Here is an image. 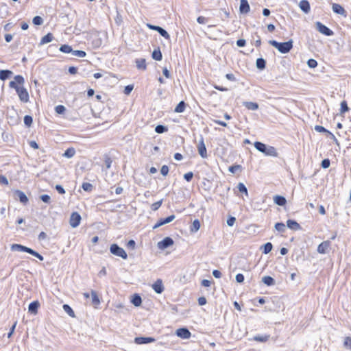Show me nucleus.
I'll return each instance as SVG.
<instances>
[{"mask_svg":"<svg viewBox=\"0 0 351 351\" xmlns=\"http://www.w3.org/2000/svg\"><path fill=\"white\" fill-rule=\"evenodd\" d=\"M254 147L255 148L259 151L261 153H263L266 156H274L277 157L278 156V152L276 149V148L273 146H268L265 144L256 141L254 143Z\"/></svg>","mask_w":351,"mask_h":351,"instance_id":"1","label":"nucleus"},{"mask_svg":"<svg viewBox=\"0 0 351 351\" xmlns=\"http://www.w3.org/2000/svg\"><path fill=\"white\" fill-rule=\"evenodd\" d=\"M269 44L276 48L282 53H287L293 48L292 40L285 43H278L276 40H271L269 41Z\"/></svg>","mask_w":351,"mask_h":351,"instance_id":"2","label":"nucleus"},{"mask_svg":"<svg viewBox=\"0 0 351 351\" xmlns=\"http://www.w3.org/2000/svg\"><path fill=\"white\" fill-rule=\"evenodd\" d=\"M11 250L12 251H18V252H27L35 257L38 258L40 261H43V256L40 255L39 253L36 252L35 250L29 248L28 247L22 245L21 244H12L11 246Z\"/></svg>","mask_w":351,"mask_h":351,"instance_id":"3","label":"nucleus"},{"mask_svg":"<svg viewBox=\"0 0 351 351\" xmlns=\"http://www.w3.org/2000/svg\"><path fill=\"white\" fill-rule=\"evenodd\" d=\"M110 251L112 254L121 257L123 259H126L128 258V255L125 250L117 244H112L110 247Z\"/></svg>","mask_w":351,"mask_h":351,"instance_id":"4","label":"nucleus"},{"mask_svg":"<svg viewBox=\"0 0 351 351\" xmlns=\"http://www.w3.org/2000/svg\"><path fill=\"white\" fill-rule=\"evenodd\" d=\"M316 28L317 29L322 33V34L325 36H332L334 34L333 32L329 29L328 27L322 24L321 22H316L315 23Z\"/></svg>","mask_w":351,"mask_h":351,"instance_id":"5","label":"nucleus"},{"mask_svg":"<svg viewBox=\"0 0 351 351\" xmlns=\"http://www.w3.org/2000/svg\"><path fill=\"white\" fill-rule=\"evenodd\" d=\"M81 219H82V217L78 213H77V212L72 213V214L71 215V217H70V219H69L70 226L72 228L77 227L80 223Z\"/></svg>","mask_w":351,"mask_h":351,"instance_id":"6","label":"nucleus"},{"mask_svg":"<svg viewBox=\"0 0 351 351\" xmlns=\"http://www.w3.org/2000/svg\"><path fill=\"white\" fill-rule=\"evenodd\" d=\"M197 150L199 154L203 158H206L208 157L206 148L204 144V138L201 136L200 140L197 145Z\"/></svg>","mask_w":351,"mask_h":351,"instance_id":"7","label":"nucleus"},{"mask_svg":"<svg viewBox=\"0 0 351 351\" xmlns=\"http://www.w3.org/2000/svg\"><path fill=\"white\" fill-rule=\"evenodd\" d=\"M16 93L21 101L24 103L29 101V94L25 88L20 87L19 88H17Z\"/></svg>","mask_w":351,"mask_h":351,"instance_id":"8","label":"nucleus"},{"mask_svg":"<svg viewBox=\"0 0 351 351\" xmlns=\"http://www.w3.org/2000/svg\"><path fill=\"white\" fill-rule=\"evenodd\" d=\"M173 244V240L171 237H165L157 244L158 247L160 250H165Z\"/></svg>","mask_w":351,"mask_h":351,"instance_id":"9","label":"nucleus"},{"mask_svg":"<svg viewBox=\"0 0 351 351\" xmlns=\"http://www.w3.org/2000/svg\"><path fill=\"white\" fill-rule=\"evenodd\" d=\"M24 83V78L22 75H18L14 77V81L10 82L9 86L10 88H14L16 91L17 88H19L20 86H17L19 84H23Z\"/></svg>","mask_w":351,"mask_h":351,"instance_id":"10","label":"nucleus"},{"mask_svg":"<svg viewBox=\"0 0 351 351\" xmlns=\"http://www.w3.org/2000/svg\"><path fill=\"white\" fill-rule=\"evenodd\" d=\"M330 246V242L329 241H325L321 243L317 247V252L319 254H326L328 252Z\"/></svg>","mask_w":351,"mask_h":351,"instance_id":"11","label":"nucleus"},{"mask_svg":"<svg viewBox=\"0 0 351 351\" xmlns=\"http://www.w3.org/2000/svg\"><path fill=\"white\" fill-rule=\"evenodd\" d=\"M152 288L156 293H158V294L162 293L164 291V286H163L162 280L158 279L152 285Z\"/></svg>","mask_w":351,"mask_h":351,"instance_id":"12","label":"nucleus"},{"mask_svg":"<svg viewBox=\"0 0 351 351\" xmlns=\"http://www.w3.org/2000/svg\"><path fill=\"white\" fill-rule=\"evenodd\" d=\"M176 335L182 339H189L191 337L190 331L186 328H181L176 330Z\"/></svg>","mask_w":351,"mask_h":351,"instance_id":"13","label":"nucleus"},{"mask_svg":"<svg viewBox=\"0 0 351 351\" xmlns=\"http://www.w3.org/2000/svg\"><path fill=\"white\" fill-rule=\"evenodd\" d=\"M250 7L247 0H241L239 11L241 14H247L250 12Z\"/></svg>","mask_w":351,"mask_h":351,"instance_id":"14","label":"nucleus"},{"mask_svg":"<svg viewBox=\"0 0 351 351\" xmlns=\"http://www.w3.org/2000/svg\"><path fill=\"white\" fill-rule=\"evenodd\" d=\"M332 11L336 14H340L341 16H346V11L341 5L337 3H332Z\"/></svg>","mask_w":351,"mask_h":351,"instance_id":"15","label":"nucleus"},{"mask_svg":"<svg viewBox=\"0 0 351 351\" xmlns=\"http://www.w3.org/2000/svg\"><path fill=\"white\" fill-rule=\"evenodd\" d=\"M15 196L19 199V201L25 204L28 202V198L27 195L23 191L20 190H16L14 191Z\"/></svg>","mask_w":351,"mask_h":351,"instance_id":"16","label":"nucleus"},{"mask_svg":"<svg viewBox=\"0 0 351 351\" xmlns=\"http://www.w3.org/2000/svg\"><path fill=\"white\" fill-rule=\"evenodd\" d=\"M154 341H155V339L152 337H136L134 339L135 343L137 344H145V343L154 342Z\"/></svg>","mask_w":351,"mask_h":351,"instance_id":"17","label":"nucleus"},{"mask_svg":"<svg viewBox=\"0 0 351 351\" xmlns=\"http://www.w3.org/2000/svg\"><path fill=\"white\" fill-rule=\"evenodd\" d=\"M40 306L38 301H34L29 304L28 311L32 314L36 315L38 312V308Z\"/></svg>","mask_w":351,"mask_h":351,"instance_id":"18","label":"nucleus"},{"mask_svg":"<svg viewBox=\"0 0 351 351\" xmlns=\"http://www.w3.org/2000/svg\"><path fill=\"white\" fill-rule=\"evenodd\" d=\"M299 7L306 14L310 12V3L307 0H302L299 3Z\"/></svg>","mask_w":351,"mask_h":351,"instance_id":"19","label":"nucleus"},{"mask_svg":"<svg viewBox=\"0 0 351 351\" xmlns=\"http://www.w3.org/2000/svg\"><path fill=\"white\" fill-rule=\"evenodd\" d=\"M287 226L289 228L293 230H299L301 229L300 225L297 221L291 219L287 220Z\"/></svg>","mask_w":351,"mask_h":351,"instance_id":"20","label":"nucleus"},{"mask_svg":"<svg viewBox=\"0 0 351 351\" xmlns=\"http://www.w3.org/2000/svg\"><path fill=\"white\" fill-rule=\"evenodd\" d=\"M274 202L278 206H285L287 203V199L284 196L276 195L274 196Z\"/></svg>","mask_w":351,"mask_h":351,"instance_id":"21","label":"nucleus"},{"mask_svg":"<svg viewBox=\"0 0 351 351\" xmlns=\"http://www.w3.org/2000/svg\"><path fill=\"white\" fill-rule=\"evenodd\" d=\"M270 338L269 335H257L254 336L252 339L258 341V342H266Z\"/></svg>","mask_w":351,"mask_h":351,"instance_id":"22","label":"nucleus"},{"mask_svg":"<svg viewBox=\"0 0 351 351\" xmlns=\"http://www.w3.org/2000/svg\"><path fill=\"white\" fill-rule=\"evenodd\" d=\"M53 39V36L51 33H48L47 35L44 36L40 43V45H43L47 43L51 42Z\"/></svg>","mask_w":351,"mask_h":351,"instance_id":"23","label":"nucleus"},{"mask_svg":"<svg viewBox=\"0 0 351 351\" xmlns=\"http://www.w3.org/2000/svg\"><path fill=\"white\" fill-rule=\"evenodd\" d=\"M243 106L246 107L248 110H256L258 108V104L252 101H244L243 103Z\"/></svg>","mask_w":351,"mask_h":351,"instance_id":"24","label":"nucleus"},{"mask_svg":"<svg viewBox=\"0 0 351 351\" xmlns=\"http://www.w3.org/2000/svg\"><path fill=\"white\" fill-rule=\"evenodd\" d=\"M12 75V72L10 70H1L0 71V80L4 81L9 78Z\"/></svg>","mask_w":351,"mask_h":351,"instance_id":"25","label":"nucleus"},{"mask_svg":"<svg viewBox=\"0 0 351 351\" xmlns=\"http://www.w3.org/2000/svg\"><path fill=\"white\" fill-rule=\"evenodd\" d=\"M136 67L138 69L145 70L147 68L145 59H143V58L136 59Z\"/></svg>","mask_w":351,"mask_h":351,"instance_id":"26","label":"nucleus"},{"mask_svg":"<svg viewBox=\"0 0 351 351\" xmlns=\"http://www.w3.org/2000/svg\"><path fill=\"white\" fill-rule=\"evenodd\" d=\"M131 302L135 306H140L142 303V299L141 297L138 294H134L132 296V298L131 300Z\"/></svg>","mask_w":351,"mask_h":351,"instance_id":"27","label":"nucleus"},{"mask_svg":"<svg viewBox=\"0 0 351 351\" xmlns=\"http://www.w3.org/2000/svg\"><path fill=\"white\" fill-rule=\"evenodd\" d=\"M262 282L267 286H272L275 285V280L269 276L263 277Z\"/></svg>","mask_w":351,"mask_h":351,"instance_id":"28","label":"nucleus"},{"mask_svg":"<svg viewBox=\"0 0 351 351\" xmlns=\"http://www.w3.org/2000/svg\"><path fill=\"white\" fill-rule=\"evenodd\" d=\"M92 303L94 306H98L100 304V300L95 291H91Z\"/></svg>","mask_w":351,"mask_h":351,"instance_id":"29","label":"nucleus"},{"mask_svg":"<svg viewBox=\"0 0 351 351\" xmlns=\"http://www.w3.org/2000/svg\"><path fill=\"white\" fill-rule=\"evenodd\" d=\"M256 66L258 69L263 70L266 66V61L263 58H259L256 60Z\"/></svg>","mask_w":351,"mask_h":351,"instance_id":"30","label":"nucleus"},{"mask_svg":"<svg viewBox=\"0 0 351 351\" xmlns=\"http://www.w3.org/2000/svg\"><path fill=\"white\" fill-rule=\"evenodd\" d=\"M152 58L158 61L162 60V55L159 49L154 50V51L152 52Z\"/></svg>","mask_w":351,"mask_h":351,"instance_id":"31","label":"nucleus"},{"mask_svg":"<svg viewBox=\"0 0 351 351\" xmlns=\"http://www.w3.org/2000/svg\"><path fill=\"white\" fill-rule=\"evenodd\" d=\"M176 216L174 215H171L165 219H160L159 220V224H161L162 226L165 225L167 223L171 222L173 220H174Z\"/></svg>","mask_w":351,"mask_h":351,"instance_id":"32","label":"nucleus"},{"mask_svg":"<svg viewBox=\"0 0 351 351\" xmlns=\"http://www.w3.org/2000/svg\"><path fill=\"white\" fill-rule=\"evenodd\" d=\"M185 108H186V104L184 101H181L179 102V104L177 105V106L176 107L174 111L176 112H182L184 111L185 110Z\"/></svg>","mask_w":351,"mask_h":351,"instance_id":"33","label":"nucleus"},{"mask_svg":"<svg viewBox=\"0 0 351 351\" xmlns=\"http://www.w3.org/2000/svg\"><path fill=\"white\" fill-rule=\"evenodd\" d=\"M59 50L61 52L64 53H72V51H73V49H72L71 46H70L69 45H61Z\"/></svg>","mask_w":351,"mask_h":351,"instance_id":"34","label":"nucleus"},{"mask_svg":"<svg viewBox=\"0 0 351 351\" xmlns=\"http://www.w3.org/2000/svg\"><path fill=\"white\" fill-rule=\"evenodd\" d=\"M75 154V150L73 147L68 148L64 153L63 154V156L64 157H66L68 158H72Z\"/></svg>","mask_w":351,"mask_h":351,"instance_id":"35","label":"nucleus"},{"mask_svg":"<svg viewBox=\"0 0 351 351\" xmlns=\"http://www.w3.org/2000/svg\"><path fill=\"white\" fill-rule=\"evenodd\" d=\"M200 228V223L198 219H195L193 221L192 226H191V231L193 232H195L198 231Z\"/></svg>","mask_w":351,"mask_h":351,"instance_id":"36","label":"nucleus"},{"mask_svg":"<svg viewBox=\"0 0 351 351\" xmlns=\"http://www.w3.org/2000/svg\"><path fill=\"white\" fill-rule=\"evenodd\" d=\"M162 37H164L165 38L169 40L170 39V35L169 34V33L165 29H163L162 27H159L158 28H157V31Z\"/></svg>","mask_w":351,"mask_h":351,"instance_id":"37","label":"nucleus"},{"mask_svg":"<svg viewBox=\"0 0 351 351\" xmlns=\"http://www.w3.org/2000/svg\"><path fill=\"white\" fill-rule=\"evenodd\" d=\"M237 189L239 192L244 193L247 197L248 196L247 189L243 183L239 182L237 185Z\"/></svg>","mask_w":351,"mask_h":351,"instance_id":"38","label":"nucleus"},{"mask_svg":"<svg viewBox=\"0 0 351 351\" xmlns=\"http://www.w3.org/2000/svg\"><path fill=\"white\" fill-rule=\"evenodd\" d=\"M273 245L270 242L266 243L265 245H263V254H268L272 250Z\"/></svg>","mask_w":351,"mask_h":351,"instance_id":"39","label":"nucleus"},{"mask_svg":"<svg viewBox=\"0 0 351 351\" xmlns=\"http://www.w3.org/2000/svg\"><path fill=\"white\" fill-rule=\"evenodd\" d=\"M63 309L64 311L71 317H74L75 313L73 309L71 308V306L68 304H64L63 305Z\"/></svg>","mask_w":351,"mask_h":351,"instance_id":"40","label":"nucleus"},{"mask_svg":"<svg viewBox=\"0 0 351 351\" xmlns=\"http://www.w3.org/2000/svg\"><path fill=\"white\" fill-rule=\"evenodd\" d=\"M168 130V128L167 127L163 125H158L156 128H155V132L158 134H162V133H164L165 132H167Z\"/></svg>","mask_w":351,"mask_h":351,"instance_id":"41","label":"nucleus"},{"mask_svg":"<svg viewBox=\"0 0 351 351\" xmlns=\"http://www.w3.org/2000/svg\"><path fill=\"white\" fill-rule=\"evenodd\" d=\"M275 229L280 232H284L286 230L285 225L281 222L276 223L275 224Z\"/></svg>","mask_w":351,"mask_h":351,"instance_id":"42","label":"nucleus"},{"mask_svg":"<svg viewBox=\"0 0 351 351\" xmlns=\"http://www.w3.org/2000/svg\"><path fill=\"white\" fill-rule=\"evenodd\" d=\"M72 54L80 58H84L86 55V52L82 50H73Z\"/></svg>","mask_w":351,"mask_h":351,"instance_id":"43","label":"nucleus"},{"mask_svg":"<svg viewBox=\"0 0 351 351\" xmlns=\"http://www.w3.org/2000/svg\"><path fill=\"white\" fill-rule=\"evenodd\" d=\"M32 22L35 25H41L43 23V19L40 16H36L33 18Z\"/></svg>","mask_w":351,"mask_h":351,"instance_id":"44","label":"nucleus"},{"mask_svg":"<svg viewBox=\"0 0 351 351\" xmlns=\"http://www.w3.org/2000/svg\"><path fill=\"white\" fill-rule=\"evenodd\" d=\"M32 122H33V119L31 116L25 115L24 117V123L25 124V125H27V127H30L31 125L32 124Z\"/></svg>","mask_w":351,"mask_h":351,"instance_id":"45","label":"nucleus"},{"mask_svg":"<svg viewBox=\"0 0 351 351\" xmlns=\"http://www.w3.org/2000/svg\"><path fill=\"white\" fill-rule=\"evenodd\" d=\"M349 108L348 106L347 102L346 101H342L341 102V108H340V112L344 113L347 111H348Z\"/></svg>","mask_w":351,"mask_h":351,"instance_id":"46","label":"nucleus"},{"mask_svg":"<svg viewBox=\"0 0 351 351\" xmlns=\"http://www.w3.org/2000/svg\"><path fill=\"white\" fill-rule=\"evenodd\" d=\"M66 110V108L62 105H58L55 108V111L57 114H63Z\"/></svg>","mask_w":351,"mask_h":351,"instance_id":"47","label":"nucleus"},{"mask_svg":"<svg viewBox=\"0 0 351 351\" xmlns=\"http://www.w3.org/2000/svg\"><path fill=\"white\" fill-rule=\"evenodd\" d=\"M162 204V199L152 204L151 206V208L154 211H156L161 206Z\"/></svg>","mask_w":351,"mask_h":351,"instance_id":"48","label":"nucleus"},{"mask_svg":"<svg viewBox=\"0 0 351 351\" xmlns=\"http://www.w3.org/2000/svg\"><path fill=\"white\" fill-rule=\"evenodd\" d=\"M343 345L346 348L351 350V337H346L344 339Z\"/></svg>","mask_w":351,"mask_h":351,"instance_id":"49","label":"nucleus"},{"mask_svg":"<svg viewBox=\"0 0 351 351\" xmlns=\"http://www.w3.org/2000/svg\"><path fill=\"white\" fill-rule=\"evenodd\" d=\"M82 187L85 191H90L93 189V185L88 182H84Z\"/></svg>","mask_w":351,"mask_h":351,"instance_id":"50","label":"nucleus"},{"mask_svg":"<svg viewBox=\"0 0 351 351\" xmlns=\"http://www.w3.org/2000/svg\"><path fill=\"white\" fill-rule=\"evenodd\" d=\"M307 64L310 68H315L317 66V62L314 59H309L307 62Z\"/></svg>","mask_w":351,"mask_h":351,"instance_id":"51","label":"nucleus"},{"mask_svg":"<svg viewBox=\"0 0 351 351\" xmlns=\"http://www.w3.org/2000/svg\"><path fill=\"white\" fill-rule=\"evenodd\" d=\"M40 198L45 203H47V204L50 203L51 197L49 195H48L47 194L40 195Z\"/></svg>","mask_w":351,"mask_h":351,"instance_id":"52","label":"nucleus"},{"mask_svg":"<svg viewBox=\"0 0 351 351\" xmlns=\"http://www.w3.org/2000/svg\"><path fill=\"white\" fill-rule=\"evenodd\" d=\"M330 160L328 159V158H326V159H324L322 161V167L324 168V169H327L330 167Z\"/></svg>","mask_w":351,"mask_h":351,"instance_id":"53","label":"nucleus"},{"mask_svg":"<svg viewBox=\"0 0 351 351\" xmlns=\"http://www.w3.org/2000/svg\"><path fill=\"white\" fill-rule=\"evenodd\" d=\"M315 130L318 132H326L328 134V130H327L322 125H315Z\"/></svg>","mask_w":351,"mask_h":351,"instance_id":"54","label":"nucleus"},{"mask_svg":"<svg viewBox=\"0 0 351 351\" xmlns=\"http://www.w3.org/2000/svg\"><path fill=\"white\" fill-rule=\"evenodd\" d=\"M169 171V169L168 166H167V165H163V166L161 167L160 173H161V174H162V176H166L168 174Z\"/></svg>","mask_w":351,"mask_h":351,"instance_id":"55","label":"nucleus"},{"mask_svg":"<svg viewBox=\"0 0 351 351\" xmlns=\"http://www.w3.org/2000/svg\"><path fill=\"white\" fill-rule=\"evenodd\" d=\"M193 173L190 171V172H188L186 173H185L184 175V178L187 181V182H190L192 179H193Z\"/></svg>","mask_w":351,"mask_h":351,"instance_id":"56","label":"nucleus"},{"mask_svg":"<svg viewBox=\"0 0 351 351\" xmlns=\"http://www.w3.org/2000/svg\"><path fill=\"white\" fill-rule=\"evenodd\" d=\"M126 246L128 248L134 250L136 246V243L134 240L131 239L127 243Z\"/></svg>","mask_w":351,"mask_h":351,"instance_id":"57","label":"nucleus"},{"mask_svg":"<svg viewBox=\"0 0 351 351\" xmlns=\"http://www.w3.org/2000/svg\"><path fill=\"white\" fill-rule=\"evenodd\" d=\"M134 88V86L133 85H128L125 87L124 88V93L125 95H129L132 90H133Z\"/></svg>","mask_w":351,"mask_h":351,"instance_id":"58","label":"nucleus"},{"mask_svg":"<svg viewBox=\"0 0 351 351\" xmlns=\"http://www.w3.org/2000/svg\"><path fill=\"white\" fill-rule=\"evenodd\" d=\"M236 218L234 217H230L227 219V224L228 226H232L235 223Z\"/></svg>","mask_w":351,"mask_h":351,"instance_id":"59","label":"nucleus"},{"mask_svg":"<svg viewBox=\"0 0 351 351\" xmlns=\"http://www.w3.org/2000/svg\"><path fill=\"white\" fill-rule=\"evenodd\" d=\"M235 278L239 283H241L244 281V276L242 274H237Z\"/></svg>","mask_w":351,"mask_h":351,"instance_id":"60","label":"nucleus"},{"mask_svg":"<svg viewBox=\"0 0 351 351\" xmlns=\"http://www.w3.org/2000/svg\"><path fill=\"white\" fill-rule=\"evenodd\" d=\"M241 168V165H233L229 167V171L231 173H235L238 169Z\"/></svg>","mask_w":351,"mask_h":351,"instance_id":"61","label":"nucleus"},{"mask_svg":"<svg viewBox=\"0 0 351 351\" xmlns=\"http://www.w3.org/2000/svg\"><path fill=\"white\" fill-rule=\"evenodd\" d=\"M197 21L199 24H204L207 22V19L205 18L204 16H200L197 17Z\"/></svg>","mask_w":351,"mask_h":351,"instance_id":"62","label":"nucleus"},{"mask_svg":"<svg viewBox=\"0 0 351 351\" xmlns=\"http://www.w3.org/2000/svg\"><path fill=\"white\" fill-rule=\"evenodd\" d=\"M246 44V41L245 39H239L237 41V45L238 47H243Z\"/></svg>","mask_w":351,"mask_h":351,"instance_id":"63","label":"nucleus"},{"mask_svg":"<svg viewBox=\"0 0 351 351\" xmlns=\"http://www.w3.org/2000/svg\"><path fill=\"white\" fill-rule=\"evenodd\" d=\"M56 189L57 190V191L60 193V194H64L65 193V190L64 189V188L60 185V184H57L56 186Z\"/></svg>","mask_w":351,"mask_h":351,"instance_id":"64","label":"nucleus"}]
</instances>
